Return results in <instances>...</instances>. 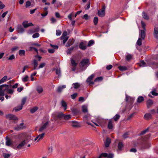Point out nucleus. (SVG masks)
Wrapping results in <instances>:
<instances>
[{
    "label": "nucleus",
    "instance_id": "obj_10",
    "mask_svg": "<svg viewBox=\"0 0 158 158\" xmlns=\"http://www.w3.org/2000/svg\"><path fill=\"white\" fill-rule=\"evenodd\" d=\"M6 117L10 120H16L18 119L17 118L15 115L10 114L6 115Z\"/></svg>",
    "mask_w": 158,
    "mask_h": 158
},
{
    "label": "nucleus",
    "instance_id": "obj_46",
    "mask_svg": "<svg viewBox=\"0 0 158 158\" xmlns=\"http://www.w3.org/2000/svg\"><path fill=\"white\" fill-rule=\"evenodd\" d=\"M50 21L51 23H54L56 22L57 20L54 17H52L50 19Z\"/></svg>",
    "mask_w": 158,
    "mask_h": 158
},
{
    "label": "nucleus",
    "instance_id": "obj_16",
    "mask_svg": "<svg viewBox=\"0 0 158 158\" xmlns=\"http://www.w3.org/2000/svg\"><path fill=\"white\" fill-rule=\"evenodd\" d=\"M145 30H141L139 32V35L143 40L144 39L145 36Z\"/></svg>",
    "mask_w": 158,
    "mask_h": 158
},
{
    "label": "nucleus",
    "instance_id": "obj_31",
    "mask_svg": "<svg viewBox=\"0 0 158 158\" xmlns=\"http://www.w3.org/2000/svg\"><path fill=\"white\" fill-rule=\"evenodd\" d=\"M82 111L84 112H87L88 111L87 106L85 105H83L82 107Z\"/></svg>",
    "mask_w": 158,
    "mask_h": 158
},
{
    "label": "nucleus",
    "instance_id": "obj_50",
    "mask_svg": "<svg viewBox=\"0 0 158 158\" xmlns=\"http://www.w3.org/2000/svg\"><path fill=\"white\" fill-rule=\"evenodd\" d=\"M23 127H21L20 126H17L15 128V130L17 131H19L23 128Z\"/></svg>",
    "mask_w": 158,
    "mask_h": 158
},
{
    "label": "nucleus",
    "instance_id": "obj_2",
    "mask_svg": "<svg viewBox=\"0 0 158 158\" xmlns=\"http://www.w3.org/2000/svg\"><path fill=\"white\" fill-rule=\"evenodd\" d=\"M4 87H6V89H7L9 88V86L6 84H3L0 85V96H3L5 95V90H2L3 88Z\"/></svg>",
    "mask_w": 158,
    "mask_h": 158
},
{
    "label": "nucleus",
    "instance_id": "obj_63",
    "mask_svg": "<svg viewBox=\"0 0 158 158\" xmlns=\"http://www.w3.org/2000/svg\"><path fill=\"white\" fill-rule=\"evenodd\" d=\"M152 94L153 95L157 96L158 95V93L156 92V90H154L151 92Z\"/></svg>",
    "mask_w": 158,
    "mask_h": 158
},
{
    "label": "nucleus",
    "instance_id": "obj_14",
    "mask_svg": "<svg viewBox=\"0 0 158 158\" xmlns=\"http://www.w3.org/2000/svg\"><path fill=\"white\" fill-rule=\"evenodd\" d=\"M17 31L19 33H22L24 31V29L21 25H18L17 26Z\"/></svg>",
    "mask_w": 158,
    "mask_h": 158
},
{
    "label": "nucleus",
    "instance_id": "obj_35",
    "mask_svg": "<svg viewBox=\"0 0 158 158\" xmlns=\"http://www.w3.org/2000/svg\"><path fill=\"white\" fill-rule=\"evenodd\" d=\"M7 78V76H4L0 80V84L4 82Z\"/></svg>",
    "mask_w": 158,
    "mask_h": 158
},
{
    "label": "nucleus",
    "instance_id": "obj_47",
    "mask_svg": "<svg viewBox=\"0 0 158 158\" xmlns=\"http://www.w3.org/2000/svg\"><path fill=\"white\" fill-rule=\"evenodd\" d=\"M93 22L94 25H96L97 24L98 22V17H94V19Z\"/></svg>",
    "mask_w": 158,
    "mask_h": 158
},
{
    "label": "nucleus",
    "instance_id": "obj_28",
    "mask_svg": "<svg viewBox=\"0 0 158 158\" xmlns=\"http://www.w3.org/2000/svg\"><path fill=\"white\" fill-rule=\"evenodd\" d=\"M151 118V115L150 114L148 113L145 114L144 115V118L146 120H148Z\"/></svg>",
    "mask_w": 158,
    "mask_h": 158
},
{
    "label": "nucleus",
    "instance_id": "obj_55",
    "mask_svg": "<svg viewBox=\"0 0 158 158\" xmlns=\"http://www.w3.org/2000/svg\"><path fill=\"white\" fill-rule=\"evenodd\" d=\"M35 57L36 58H38V60L39 61H40L42 58L41 56L39 55L38 52L35 56Z\"/></svg>",
    "mask_w": 158,
    "mask_h": 158
},
{
    "label": "nucleus",
    "instance_id": "obj_62",
    "mask_svg": "<svg viewBox=\"0 0 158 158\" xmlns=\"http://www.w3.org/2000/svg\"><path fill=\"white\" fill-rule=\"evenodd\" d=\"M148 128L147 129H146L143 131H142L140 133V135H143L145 133H146L147 132H148Z\"/></svg>",
    "mask_w": 158,
    "mask_h": 158
},
{
    "label": "nucleus",
    "instance_id": "obj_49",
    "mask_svg": "<svg viewBox=\"0 0 158 158\" xmlns=\"http://www.w3.org/2000/svg\"><path fill=\"white\" fill-rule=\"evenodd\" d=\"M15 58V55L14 54H12V55H10L8 58V60H14Z\"/></svg>",
    "mask_w": 158,
    "mask_h": 158
},
{
    "label": "nucleus",
    "instance_id": "obj_23",
    "mask_svg": "<svg viewBox=\"0 0 158 158\" xmlns=\"http://www.w3.org/2000/svg\"><path fill=\"white\" fill-rule=\"evenodd\" d=\"M111 142V140L109 138H107L106 139V142L105 143V146L106 147H108L110 143Z\"/></svg>",
    "mask_w": 158,
    "mask_h": 158
},
{
    "label": "nucleus",
    "instance_id": "obj_7",
    "mask_svg": "<svg viewBox=\"0 0 158 158\" xmlns=\"http://www.w3.org/2000/svg\"><path fill=\"white\" fill-rule=\"evenodd\" d=\"M63 118L65 120H69L71 118V115L69 114L65 115L62 112H60V119Z\"/></svg>",
    "mask_w": 158,
    "mask_h": 158
},
{
    "label": "nucleus",
    "instance_id": "obj_52",
    "mask_svg": "<svg viewBox=\"0 0 158 158\" xmlns=\"http://www.w3.org/2000/svg\"><path fill=\"white\" fill-rule=\"evenodd\" d=\"M136 44L139 46H140L142 44V40L140 38H139Z\"/></svg>",
    "mask_w": 158,
    "mask_h": 158
},
{
    "label": "nucleus",
    "instance_id": "obj_9",
    "mask_svg": "<svg viewBox=\"0 0 158 158\" xmlns=\"http://www.w3.org/2000/svg\"><path fill=\"white\" fill-rule=\"evenodd\" d=\"M22 25L24 28H27L29 26H33L34 25L31 23H28V21H25L22 23Z\"/></svg>",
    "mask_w": 158,
    "mask_h": 158
},
{
    "label": "nucleus",
    "instance_id": "obj_39",
    "mask_svg": "<svg viewBox=\"0 0 158 158\" xmlns=\"http://www.w3.org/2000/svg\"><path fill=\"white\" fill-rule=\"evenodd\" d=\"M123 147V145L122 142H119L118 145V148L119 150H121Z\"/></svg>",
    "mask_w": 158,
    "mask_h": 158
},
{
    "label": "nucleus",
    "instance_id": "obj_8",
    "mask_svg": "<svg viewBox=\"0 0 158 158\" xmlns=\"http://www.w3.org/2000/svg\"><path fill=\"white\" fill-rule=\"evenodd\" d=\"M94 75L92 74L87 78L86 80V82L88 83L89 85L94 84V82L92 81V80L94 78Z\"/></svg>",
    "mask_w": 158,
    "mask_h": 158
},
{
    "label": "nucleus",
    "instance_id": "obj_41",
    "mask_svg": "<svg viewBox=\"0 0 158 158\" xmlns=\"http://www.w3.org/2000/svg\"><path fill=\"white\" fill-rule=\"evenodd\" d=\"M12 143L11 142L10 140L9 139H8V140H7V141L6 142V144L7 146H10L11 144H12Z\"/></svg>",
    "mask_w": 158,
    "mask_h": 158
},
{
    "label": "nucleus",
    "instance_id": "obj_21",
    "mask_svg": "<svg viewBox=\"0 0 158 158\" xmlns=\"http://www.w3.org/2000/svg\"><path fill=\"white\" fill-rule=\"evenodd\" d=\"M61 104L62 106L64 108V110H65L67 107V105L66 102L64 101H62Z\"/></svg>",
    "mask_w": 158,
    "mask_h": 158
},
{
    "label": "nucleus",
    "instance_id": "obj_54",
    "mask_svg": "<svg viewBox=\"0 0 158 158\" xmlns=\"http://www.w3.org/2000/svg\"><path fill=\"white\" fill-rule=\"evenodd\" d=\"M40 36L39 33L37 32L34 34L32 35V37L33 38H35L38 37Z\"/></svg>",
    "mask_w": 158,
    "mask_h": 158
},
{
    "label": "nucleus",
    "instance_id": "obj_57",
    "mask_svg": "<svg viewBox=\"0 0 158 158\" xmlns=\"http://www.w3.org/2000/svg\"><path fill=\"white\" fill-rule=\"evenodd\" d=\"M31 2L29 1H28L26 2L25 7L26 8H27L29 6H31Z\"/></svg>",
    "mask_w": 158,
    "mask_h": 158
},
{
    "label": "nucleus",
    "instance_id": "obj_53",
    "mask_svg": "<svg viewBox=\"0 0 158 158\" xmlns=\"http://www.w3.org/2000/svg\"><path fill=\"white\" fill-rule=\"evenodd\" d=\"M45 64H46L44 63H41L40 64L39 67L38 68V69H39L40 68H43L45 66Z\"/></svg>",
    "mask_w": 158,
    "mask_h": 158
},
{
    "label": "nucleus",
    "instance_id": "obj_25",
    "mask_svg": "<svg viewBox=\"0 0 158 158\" xmlns=\"http://www.w3.org/2000/svg\"><path fill=\"white\" fill-rule=\"evenodd\" d=\"M113 127V125L112 122L110 119L109 120V122L108 125V128L109 129H112Z\"/></svg>",
    "mask_w": 158,
    "mask_h": 158
},
{
    "label": "nucleus",
    "instance_id": "obj_6",
    "mask_svg": "<svg viewBox=\"0 0 158 158\" xmlns=\"http://www.w3.org/2000/svg\"><path fill=\"white\" fill-rule=\"evenodd\" d=\"M49 121H47L45 123H44L42 126L40 127L39 129V131L40 132H42L44 130L46 129L47 127L48 126L49 123Z\"/></svg>",
    "mask_w": 158,
    "mask_h": 158
},
{
    "label": "nucleus",
    "instance_id": "obj_44",
    "mask_svg": "<svg viewBox=\"0 0 158 158\" xmlns=\"http://www.w3.org/2000/svg\"><path fill=\"white\" fill-rule=\"evenodd\" d=\"M7 90V91L9 94H12L14 92V90L12 89H9L8 88L7 89H6V88L5 89V91Z\"/></svg>",
    "mask_w": 158,
    "mask_h": 158
},
{
    "label": "nucleus",
    "instance_id": "obj_27",
    "mask_svg": "<svg viewBox=\"0 0 158 158\" xmlns=\"http://www.w3.org/2000/svg\"><path fill=\"white\" fill-rule=\"evenodd\" d=\"M153 104V101L151 100H149L147 102V106L148 108H149Z\"/></svg>",
    "mask_w": 158,
    "mask_h": 158
},
{
    "label": "nucleus",
    "instance_id": "obj_36",
    "mask_svg": "<svg viewBox=\"0 0 158 158\" xmlns=\"http://www.w3.org/2000/svg\"><path fill=\"white\" fill-rule=\"evenodd\" d=\"M38 109V107L37 106H35L31 109L30 112L31 113H33L36 112Z\"/></svg>",
    "mask_w": 158,
    "mask_h": 158
},
{
    "label": "nucleus",
    "instance_id": "obj_17",
    "mask_svg": "<svg viewBox=\"0 0 158 158\" xmlns=\"http://www.w3.org/2000/svg\"><path fill=\"white\" fill-rule=\"evenodd\" d=\"M33 64L34 65V67L32 69V70L38 69L37 67L38 65V62L37 60L34 59L33 61Z\"/></svg>",
    "mask_w": 158,
    "mask_h": 158
},
{
    "label": "nucleus",
    "instance_id": "obj_60",
    "mask_svg": "<svg viewBox=\"0 0 158 158\" xmlns=\"http://www.w3.org/2000/svg\"><path fill=\"white\" fill-rule=\"evenodd\" d=\"M94 44V41L93 40H90L88 43V46L89 47L92 45Z\"/></svg>",
    "mask_w": 158,
    "mask_h": 158
},
{
    "label": "nucleus",
    "instance_id": "obj_22",
    "mask_svg": "<svg viewBox=\"0 0 158 158\" xmlns=\"http://www.w3.org/2000/svg\"><path fill=\"white\" fill-rule=\"evenodd\" d=\"M126 60L127 61H130L132 58V56L129 54H127L125 55Z\"/></svg>",
    "mask_w": 158,
    "mask_h": 158
},
{
    "label": "nucleus",
    "instance_id": "obj_29",
    "mask_svg": "<svg viewBox=\"0 0 158 158\" xmlns=\"http://www.w3.org/2000/svg\"><path fill=\"white\" fill-rule=\"evenodd\" d=\"M23 107V106L22 105H19L15 108V110L16 112L18 111L22 110Z\"/></svg>",
    "mask_w": 158,
    "mask_h": 158
},
{
    "label": "nucleus",
    "instance_id": "obj_45",
    "mask_svg": "<svg viewBox=\"0 0 158 158\" xmlns=\"http://www.w3.org/2000/svg\"><path fill=\"white\" fill-rule=\"evenodd\" d=\"M27 99V98L26 97H25L23 98L22 100L21 104V105L23 106L25 104Z\"/></svg>",
    "mask_w": 158,
    "mask_h": 158
},
{
    "label": "nucleus",
    "instance_id": "obj_32",
    "mask_svg": "<svg viewBox=\"0 0 158 158\" xmlns=\"http://www.w3.org/2000/svg\"><path fill=\"white\" fill-rule=\"evenodd\" d=\"M33 50H34V51L35 52L37 53H38V49H37V48H35V47H29V50L30 51H32Z\"/></svg>",
    "mask_w": 158,
    "mask_h": 158
},
{
    "label": "nucleus",
    "instance_id": "obj_33",
    "mask_svg": "<svg viewBox=\"0 0 158 158\" xmlns=\"http://www.w3.org/2000/svg\"><path fill=\"white\" fill-rule=\"evenodd\" d=\"M119 69L121 71H125L127 70V68L125 66H120L118 67Z\"/></svg>",
    "mask_w": 158,
    "mask_h": 158
},
{
    "label": "nucleus",
    "instance_id": "obj_42",
    "mask_svg": "<svg viewBox=\"0 0 158 158\" xmlns=\"http://www.w3.org/2000/svg\"><path fill=\"white\" fill-rule=\"evenodd\" d=\"M2 155L4 158H9L10 156V154L6 153H3Z\"/></svg>",
    "mask_w": 158,
    "mask_h": 158
},
{
    "label": "nucleus",
    "instance_id": "obj_12",
    "mask_svg": "<svg viewBox=\"0 0 158 158\" xmlns=\"http://www.w3.org/2000/svg\"><path fill=\"white\" fill-rule=\"evenodd\" d=\"M71 61L72 64V69L73 71H75L76 69V67L77 65V63L73 59H71Z\"/></svg>",
    "mask_w": 158,
    "mask_h": 158
},
{
    "label": "nucleus",
    "instance_id": "obj_13",
    "mask_svg": "<svg viewBox=\"0 0 158 158\" xmlns=\"http://www.w3.org/2000/svg\"><path fill=\"white\" fill-rule=\"evenodd\" d=\"M105 8L104 7L102 10H98V15L101 17H103L105 14Z\"/></svg>",
    "mask_w": 158,
    "mask_h": 158
},
{
    "label": "nucleus",
    "instance_id": "obj_18",
    "mask_svg": "<svg viewBox=\"0 0 158 158\" xmlns=\"http://www.w3.org/2000/svg\"><path fill=\"white\" fill-rule=\"evenodd\" d=\"M158 27H155L154 29L153 35L155 38L158 39Z\"/></svg>",
    "mask_w": 158,
    "mask_h": 158
},
{
    "label": "nucleus",
    "instance_id": "obj_61",
    "mask_svg": "<svg viewBox=\"0 0 158 158\" xmlns=\"http://www.w3.org/2000/svg\"><path fill=\"white\" fill-rule=\"evenodd\" d=\"M19 47L18 46H15L13 48L11 49V51L12 52H13L16 50L18 49Z\"/></svg>",
    "mask_w": 158,
    "mask_h": 158
},
{
    "label": "nucleus",
    "instance_id": "obj_43",
    "mask_svg": "<svg viewBox=\"0 0 158 158\" xmlns=\"http://www.w3.org/2000/svg\"><path fill=\"white\" fill-rule=\"evenodd\" d=\"M120 117V116L119 114H116V115L113 117L114 120L115 121H117L119 119Z\"/></svg>",
    "mask_w": 158,
    "mask_h": 158
},
{
    "label": "nucleus",
    "instance_id": "obj_51",
    "mask_svg": "<svg viewBox=\"0 0 158 158\" xmlns=\"http://www.w3.org/2000/svg\"><path fill=\"white\" fill-rule=\"evenodd\" d=\"M50 46L53 48V49H57L59 48V46L57 45H53L51 44H50Z\"/></svg>",
    "mask_w": 158,
    "mask_h": 158
},
{
    "label": "nucleus",
    "instance_id": "obj_64",
    "mask_svg": "<svg viewBox=\"0 0 158 158\" xmlns=\"http://www.w3.org/2000/svg\"><path fill=\"white\" fill-rule=\"evenodd\" d=\"M77 93H75L71 95V98H72L74 99L77 96Z\"/></svg>",
    "mask_w": 158,
    "mask_h": 158
},
{
    "label": "nucleus",
    "instance_id": "obj_59",
    "mask_svg": "<svg viewBox=\"0 0 158 158\" xmlns=\"http://www.w3.org/2000/svg\"><path fill=\"white\" fill-rule=\"evenodd\" d=\"M66 86L64 85L60 86V92L62 91L63 90L66 88Z\"/></svg>",
    "mask_w": 158,
    "mask_h": 158
},
{
    "label": "nucleus",
    "instance_id": "obj_34",
    "mask_svg": "<svg viewBox=\"0 0 158 158\" xmlns=\"http://www.w3.org/2000/svg\"><path fill=\"white\" fill-rule=\"evenodd\" d=\"M144 100V98L142 96H139L138 97L137 101L138 103H140Z\"/></svg>",
    "mask_w": 158,
    "mask_h": 158
},
{
    "label": "nucleus",
    "instance_id": "obj_48",
    "mask_svg": "<svg viewBox=\"0 0 158 158\" xmlns=\"http://www.w3.org/2000/svg\"><path fill=\"white\" fill-rule=\"evenodd\" d=\"M22 81L24 82H26L28 81V76L27 75H26L24 78L22 79Z\"/></svg>",
    "mask_w": 158,
    "mask_h": 158
},
{
    "label": "nucleus",
    "instance_id": "obj_38",
    "mask_svg": "<svg viewBox=\"0 0 158 158\" xmlns=\"http://www.w3.org/2000/svg\"><path fill=\"white\" fill-rule=\"evenodd\" d=\"M139 65L141 67H145L147 66L145 62L143 60L141 61L139 63Z\"/></svg>",
    "mask_w": 158,
    "mask_h": 158
},
{
    "label": "nucleus",
    "instance_id": "obj_26",
    "mask_svg": "<svg viewBox=\"0 0 158 158\" xmlns=\"http://www.w3.org/2000/svg\"><path fill=\"white\" fill-rule=\"evenodd\" d=\"M45 135L44 133H42L41 134H39L38 136L39 138V139L37 141V142H39L40 140L44 138Z\"/></svg>",
    "mask_w": 158,
    "mask_h": 158
},
{
    "label": "nucleus",
    "instance_id": "obj_37",
    "mask_svg": "<svg viewBox=\"0 0 158 158\" xmlns=\"http://www.w3.org/2000/svg\"><path fill=\"white\" fill-rule=\"evenodd\" d=\"M142 16L143 18L146 19H149V17L144 12H143L142 13Z\"/></svg>",
    "mask_w": 158,
    "mask_h": 158
},
{
    "label": "nucleus",
    "instance_id": "obj_4",
    "mask_svg": "<svg viewBox=\"0 0 158 158\" xmlns=\"http://www.w3.org/2000/svg\"><path fill=\"white\" fill-rule=\"evenodd\" d=\"M67 33L66 31H64L61 37V39L63 40V44H64L68 40L69 37L67 36Z\"/></svg>",
    "mask_w": 158,
    "mask_h": 158
},
{
    "label": "nucleus",
    "instance_id": "obj_30",
    "mask_svg": "<svg viewBox=\"0 0 158 158\" xmlns=\"http://www.w3.org/2000/svg\"><path fill=\"white\" fill-rule=\"evenodd\" d=\"M25 53V51L24 50H20L19 52V54L20 56H24Z\"/></svg>",
    "mask_w": 158,
    "mask_h": 158
},
{
    "label": "nucleus",
    "instance_id": "obj_24",
    "mask_svg": "<svg viewBox=\"0 0 158 158\" xmlns=\"http://www.w3.org/2000/svg\"><path fill=\"white\" fill-rule=\"evenodd\" d=\"M36 90L39 94H40L43 91V89L42 87L38 86L37 87Z\"/></svg>",
    "mask_w": 158,
    "mask_h": 158
},
{
    "label": "nucleus",
    "instance_id": "obj_11",
    "mask_svg": "<svg viewBox=\"0 0 158 158\" xmlns=\"http://www.w3.org/2000/svg\"><path fill=\"white\" fill-rule=\"evenodd\" d=\"M27 140V139H26L24 140L21 142L18 146H17V148L18 149H21L23 147L26 143V141Z\"/></svg>",
    "mask_w": 158,
    "mask_h": 158
},
{
    "label": "nucleus",
    "instance_id": "obj_19",
    "mask_svg": "<svg viewBox=\"0 0 158 158\" xmlns=\"http://www.w3.org/2000/svg\"><path fill=\"white\" fill-rule=\"evenodd\" d=\"M74 42V40L73 39H70L68 41V42L67 44L66 45V47H68L71 45H72Z\"/></svg>",
    "mask_w": 158,
    "mask_h": 158
},
{
    "label": "nucleus",
    "instance_id": "obj_5",
    "mask_svg": "<svg viewBox=\"0 0 158 158\" xmlns=\"http://www.w3.org/2000/svg\"><path fill=\"white\" fill-rule=\"evenodd\" d=\"M69 123L70 125L73 127L77 128L80 127V123L78 122L71 121H70Z\"/></svg>",
    "mask_w": 158,
    "mask_h": 158
},
{
    "label": "nucleus",
    "instance_id": "obj_40",
    "mask_svg": "<svg viewBox=\"0 0 158 158\" xmlns=\"http://www.w3.org/2000/svg\"><path fill=\"white\" fill-rule=\"evenodd\" d=\"M73 85L74 86V88L75 89H76L79 87L80 86V84L78 83H74L73 84Z\"/></svg>",
    "mask_w": 158,
    "mask_h": 158
},
{
    "label": "nucleus",
    "instance_id": "obj_20",
    "mask_svg": "<svg viewBox=\"0 0 158 158\" xmlns=\"http://www.w3.org/2000/svg\"><path fill=\"white\" fill-rule=\"evenodd\" d=\"M79 47L82 50H85L86 48V45L82 42L80 43Z\"/></svg>",
    "mask_w": 158,
    "mask_h": 158
},
{
    "label": "nucleus",
    "instance_id": "obj_1",
    "mask_svg": "<svg viewBox=\"0 0 158 158\" xmlns=\"http://www.w3.org/2000/svg\"><path fill=\"white\" fill-rule=\"evenodd\" d=\"M59 112H58L54 113L52 115V120L56 122H59Z\"/></svg>",
    "mask_w": 158,
    "mask_h": 158
},
{
    "label": "nucleus",
    "instance_id": "obj_15",
    "mask_svg": "<svg viewBox=\"0 0 158 158\" xmlns=\"http://www.w3.org/2000/svg\"><path fill=\"white\" fill-rule=\"evenodd\" d=\"M135 100L134 98L131 97H130L126 96V101L127 102H129L130 103H132Z\"/></svg>",
    "mask_w": 158,
    "mask_h": 158
},
{
    "label": "nucleus",
    "instance_id": "obj_56",
    "mask_svg": "<svg viewBox=\"0 0 158 158\" xmlns=\"http://www.w3.org/2000/svg\"><path fill=\"white\" fill-rule=\"evenodd\" d=\"M103 78L102 77H99L96 78L94 80V81H100L102 80Z\"/></svg>",
    "mask_w": 158,
    "mask_h": 158
},
{
    "label": "nucleus",
    "instance_id": "obj_58",
    "mask_svg": "<svg viewBox=\"0 0 158 158\" xmlns=\"http://www.w3.org/2000/svg\"><path fill=\"white\" fill-rule=\"evenodd\" d=\"M5 7V5L3 4L2 2L0 1V10L3 9Z\"/></svg>",
    "mask_w": 158,
    "mask_h": 158
},
{
    "label": "nucleus",
    "instance_id": "obj_3",
    "mask_svg": "<svg viewBox=\"0 0 158 158\" xmlns=\"http://www.w3.org/2000/svg\"><path fill=\"white\" fill-rule=\"evenodd\" d=\"M89 62L88 59H84L81 62L80 66L82 68L85 67L84 69H86L88 65H87Z\"/></svg>",
    "mask_w": 158,
    "mask_h": 158
}]
</instances>
